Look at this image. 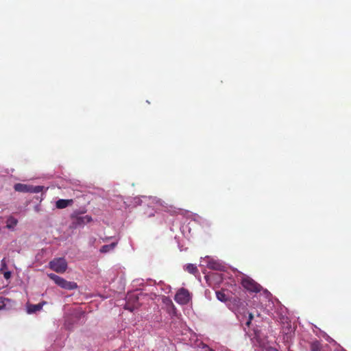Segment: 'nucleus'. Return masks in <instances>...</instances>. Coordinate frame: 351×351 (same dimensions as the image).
I'll return each mask as SVG.
<instances>
[{
  "label": "nucleus",
  "instance_id": "f257e3e1",
  "mask_svg": "<svg viewBox=\"0 0 351 351\" xmlns=\"http://www.w3.org/2000/svg\"><path fill=\"white\" fill-rule=\"evenodd\" d=\"M48 276L50 279L62 289L67 290H73L77 288V285L75 282L67 281L64 278L57 276L55 274H49Z\"/></svg>",
  "mask_w": 351,
  "mask_h": 351
},
{
  "label": "nucleus",
  "instance_id": "f03ea898",
  "mask_svg": "<svg viewBox=\"0 0 351 351\" xmlns=\"http://www.w3.org/2000/svg\"><path fill=\"white\" fill-rule=\"evenodd\" d=\"M49 267L57 273L63 274L68 267V264L64 258H56L49 263Z\"/></svg>",
  "mask_w": 351,
  "mask_h": 351
},
{
  "label": "nucleus",
  "instance_id": "7ed1b4c3",
  "mask_svg": "<svg viewBox=\"0 0 351 351\" xmlns=\"http://www.w3.org/2000/svg\"><path fill=\"white\" fill-rule=\"evenodd\" d=\"M241 285L247 291L252 293H258L263 289L261 285L248 276L242 278Z\"/></svg>",
  "mask_w": 351,
  "mask_h": 351
},
{
  "label": "nucleus",
  "instance_id": "20e7f679",
  "mask_svg": "<svg viewBox=\"0 0 351 351\" xmlns=\"http://www.w3.org/2000/svg\"><path fill=\"white\" fill-rule=\"evenodd\" d=\"M192 296L188 289L180 288L175 295V301L181 305L187 304L191 300Z\"/></svg>",
  "mask_w": 351,
  "mask_h": 351
},
{
  "label": "nucleus",
  "instance_id": "39448f33",
  "mask_svg": "<svg viewBox=\"0 0 351 351\" xmlns=\"http://www.w3.org/2000/svg\"><path fill=\"white\" fill-rule=\"evenodd\" d=\"M92 221V217L89 215L76 217L72 224L73 228L84 226Z\"/></svg>",
  "mask_w": 351,
  "mask_h": 351
},
{
  "label": "nucleus",
  "instance_id": "423d86ee",
  "mask_svg": "<svg viewBox=\"0 0 351 351\" xmlns=\"http://www.w3.org/2000/svg\"><path fill=\"white\" fill-rule=\"evenodd\" d=\"M207 266L209 269L217 271H223L224 268L220 263L213 259H210L208 261Z\"/></svg>",
  "mask_w": 351,
  "mask_h": 351
},
{
  "label": "nucleus",
  "instance_id": "0eeeda50",
  "mask_svg": "<svg viewBox=\"0 0 351 351\" xmlns=\"http://www.w3.org/2000/svg\"><path fill=\"white\" fill-rule=\"evenodd\" d=\"M73 204V199H60L56 201V206L57 208L62 209Z\"/></svg>",
  "mask_w": 351,
  "mask_h": 351
},
{
  "label": "nucleus",
  "instance_id": "6e6552de",
  "mask_svg": "<svg viewBox=\"0 0 351 351\" xmlns=\"http://www.w3.org/2000/svg\"><path fill=\"white\" fill-rule=\"evenodd\" d=\"M45 302H40L36 304H29L27 306V312L28 313H34L37 311H39L42 309L43 305L45 304Z\"/></svg>",
  "mask_w": 351,
  "mask_h": 351
},
{
  "label": "nucleus",
  "instance_id": "1a4fd4ad",
  "mask_svg": "<svg viewBox=\"0 0 351 351\" xmlns=\"http://www.w3.org/2000/svg\"><path fill=\"white\" fill-rule=\"evenodd\" d=\"M14 189L17 192L29 193V185L17 183L14 184Z\"/></svg>",
  "mask_w": 351,
  "mask_h": 351
},
{
  "label": "nucleus",
  "instance_id": "9d476101",
  "mask_svg": "<svg viewBox=\"0 0 351 351\" xmlns=\"http://www.w3.org/2000/svg\"><path fill=\"white\" fill-rule=\"evenodd\" d=\"M17 223L18 220L12 216H10L6 221V228L10 230H13Z\"/></svg>",
  "mask_w": 351,
  "mask_h": 351
},
{
  "label": "nucleus",
  "instance_id": "9b49d317",
  "mask_svg": "<svg viewBox=\"0 0 351 351\" xmlns=\"http://www.w3.org/2000/svg\"><path fill=\"white\" fill-rule=\"evenodd\" d=\"M184 270L193 275L198 274V269L194 264L189 263L186 265L184 267Z\"/></svg>",
  "mask_w": 351,
  "mask_h": 351
},
{
  "label": "nucleus",
  "instance_id": "f8f14e48",
  "mask_svg": "<svg viewBox=\"0 0 351 351\" xmlns=\"http://www.w3.org/2000/svg\"><path fill=\"white\" fill-rule=\"evenodd\" d=\"M117 243L116 242H114V243H112L110 245H103L101 248H100V252L101 253H106V252H108L109 251L113 250L115 246L117 245Z\"/></svg>",
  "mask_w": 351,
  "mask_h": 351
},
{
  "label": "nucleus",
  "instance_id": "ddd939ff",
  "mask_svg": "<svg viewBox=\"0 0 351 351\" xmlns=\"http://www.w3.org/2000/svg\"><path fill=\"white\" fill-rule=\"evenodd\" d=\"M322 345L318 341H313L311 343V351H321Z\"/></svg>",
  "mask_w": 351,
  "mask_h": 351
},
{
  "label": "nucleus",
  "instance_id": "4468645a",
  "mask_svg": "<svg viewBox=\"0 0 351 351\" xmlns=\"http://www.w3.org/2000/svg\"><path fill=\"white\" fill-rule=\"evenodd\" d=\"M43 186H31L29 185V193H38L43 191Z\"/></svg>",
  "mask_w": 351,
  "mask_h": 351
},
{
  "label": "nucleus",
  "instance_id": "2eb2a0df",
  "mask_svg": "<svg viewBox=\"0 0 351 351\" xmlns=\"http://www.w3.org/2000/svg\"><path fill=\"white\" fill-rule=\"evenodd\" d=\"M217 298L221 302H225L227 300V297L226 294L221 291H217L216 292Z\"/></svg>",
  "mask_w": 351,
  "mask_h": 351
},
{
  "label": "nucleus",
  "instance_id": "dca6fc26",
  "mask_svg": "<svg viewBox=\"0 0 351 351\" xmlns=\"http://www.w3.org/2000/svg\"><path fill=\"white\" fill-rule=\"evenodd\" d=\"M253 318H254L253 314L251 313H248V320L245 323L246 326H250L252 320L253 319Z\"/></svg>",
  "mask_w": 351,
  "mask_h": 351
},
{
  "label": "nucleus",
  "instance_id": "f3484780",
  "mask_svg": "<svg viewBox=\"0 0 351 351\" xmlns=\"http://www.w3.org/2000/svg\"><path fill=\"white\" fill-rule=\"evenodd\" d=\"M5 299L0 298V310L3 309L5 306Z\"/></svg>",
  "mask_w": 351,
  "mask_h": 351
},
{
  "label": "nucleus",
  "instance_id": "a211bd4d",
  "mask_svg": "<svg viewBox=\"0 0 351 351\" xmlns=\"http://www.w3.org/2000/svg\"><path fill=\"white\" fill-rule=\"evenodd\" d=\"M3 277L6 279V280H8L11 277V272L10 271H5L3 273Z\"/></svg>",
  "mask_w": 351,
  "mask_h": 351
},
{
  "label": "nucleus",
  "instance_id": "6ab92c4d",
  "mask_svg": "<svg viewBox=\"0 0 351 351\" xmlns=\"http://www.w3.org/2000/svg\"><path fill=\"white\" fill-rule=\"evenodd\" d=\"M184 212H186V210H184L181 208H178V210H175L174 213H176V214H183Z\"/></svg>",
  "mask_w": 351,
  "mask_h": 351
},
{
  "label": "nucleus",
  "instance_id": "aec40b11",
  "mask_svg": "<svg viewBox=\"0 0 351 351\" xmlns=\"http://www.w3.org/2000/svg\"><path fill=\"white\" fill-rule=\"evenodd\" d=\"M134 307H132V308L130 307L129 304H126V306H125V308L130 310V311H132L134 310Z\"/></svg>",
  "mask_w": 351,
  "mask_h": 351
},
{
  "label": "nucleus",
  "instance_id": "412c9836",
  "mask_svg": "<svg viewBox=\"0 0 351 351\" xmlns=\"http://www.w3.org/2000/svg\"><path fill=\"white\" fill-rule=\"evenodd\" d=\"M267 351H278V350L274 348L270 347V348H267Z\"/></svg>",
  "mask_w": 351,
  "mask_h": 351
},
{
  "label": "nucleus",
  "instance_id": "4be33fe9",
  "mask_svg": "<svg viewBox=\"0 0 351 351\" xmlns=\"http://www.w3.org/2000/svg\"><path fill=\"white\" fill-rule=\"evenodd\" d=\"M335 351H346V350L343 349L342 348H337Z\"/></svg>",
  "mask_w": 351,
  "mask_h": 351
},
{
  "label": "nucleus",
  "instance_id": "5701e85b",
  "mask_svg": "<svg viewBox=\"0 0 351 351\" xmlns=\"http://www.w3.org/2000/svg\"><path fill=\"white\" fill-rule=\"evenodd\" d=\"M169 302L171 304V305H172V306H173V303H172L171 300H169Z\"/></svg>",
  "mask_w": 351,
  "mask_h": 351
},
{
  "label": "nucleus",
  "instance_id": "b1692460",
  "mask_svg": "<svg viewBox=\"0 0 351 351\" xmlns=\"http://www.w3.org/2000/svg\"><path fill=\"white\" fill-rule=\"evenodd\" d=\"M209 351H214V350H213V349H209Z\"/></svg>",
  "mask_w": 351,
  "mask_h": 351
},
{
  "label": "nucleus",
  "instance_id": "393cba45",
  "mask_svg": "<svg viewBox=\"0 0 351 351\" xmlns=\"http://www.w3.org/2000/svg\"><path fill=\"white\" fill-rule=\"evenodd\" d=\"M289 351H293V350H291L289 349Z\"/></svg>",
  "mask_w": 351,
  "mask_h": 351
}]
</instances>
